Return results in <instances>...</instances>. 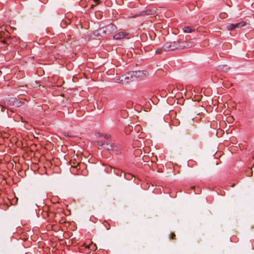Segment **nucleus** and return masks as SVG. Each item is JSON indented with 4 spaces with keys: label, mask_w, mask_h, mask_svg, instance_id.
<instances>
[{
    "label": "nucleus",
    "mask_w": 254,
    "mask_h": 254,
    "mask_svg": "<svg viewBox=\"0 0 254 254\" xmlns=\"http://www.w3.org/2000/svg\"><path fill=\"white\" fill-rule=\"evenodd\" d=\"M117 27L116 25L113 24H110L107 25L105 27H103L99 28L97 30V33L99 35L102 34H110L113 33L115 30H116Z\"/></svg>",
    "instance_id": "1"
},
{
    "label": "nucleus",
    "mask_w": 254,
    "mask_h": 254,
    "mask_svg": "<svg viewBox=\"0 0 254 254\" xmlns=\"http://www.w3.org/2000/svg\"><path fill=\"white\" fill-rule=\"evenodd\" d=\"M246 25L245 21H241L236 24H230L227 25V29L229 31H231L236 28H241Z\"/></svg>",
    "instance_id": "2"
},
{
    "label": "nucleus",
    "mask_w": 254,
    "mask_h": 254,
    "mask_svg": "<svg viewBox=\"0 0 254 254\" xmlns=\"http://www.w3.org/2000/svg\"><path fill=\"white\" fill-rule=\"evenodd\" d=\"M124 38L129 39L130 38V34L125 31H120L113 36V39L115 40H121Z\"/></svg>",
    "instance_id": "3"
},
{
    "label": "nucleus",
    "mask_w": 254,
    "mask_h": 254,
    "mask_svg": "<svg viewBox=\"0 0 254 254\" xmlns=\"http://www.w3.org/2000/svg\"><path fill=\"white\" fill-rule=\"evenodd\" d=\"M97 143L99 146H101L103 148H104L108 150H111L113 149V145L110 142L105 141H97Z\"/></svg>",
    "instance_id": "4"
},
{
    "label": "nucleus",
    "mask_w": 254,
    "mask_h": 254,
    "mask_svg": "<svg viewBox=\"0 0 254 254\" xmlns=\"http://www.w3.org/2000/svg\"><path fill=\"white\" fill-rule=\"evenodd\" d=\"M182 44H183V45H180L179 41H175L174 42L171 43L170 45L168 46V48H172V47L178 48V47H182L184 48V47H186L185 44H187V46H188V47H190V48L192 46V45L190 42L189 43H186L184 42H183Z\"/></svg>",
    "instance_id": "5"
},
{
    "label": "nucleus",
    "mask_w": 254,
    "mask_h": 254,
    "mask_svg": "<svg viewBox=\"0 0 254 254\" xmlns=\"http://www.w3.org/2000/svg\"><path fill=\"white\" fill-rule=\"evenodd\" d=\"M156 14V10L153 9H149L146 10L142 11L140 12L139 16L143 15H155Z\"/></svg>",
    "instance_id": "6"
},
{
    "label": "nucleus",
    "mask_w": 254,
    "mask_h": 254,
    "mask_svg": "<svg viewBox=\"0 0 254 254\" xmlns=\"http://www.w3.org/2000/svg\"><path fill=\"white\" fill-rule=\"evenodd\" d=\"M131 73H132V74H130L129 73H127L126 75V77H125V80L129 79V77H132V75L133 76H140V73H143L142 71L138 70V71H133Z\"/></svg>",
    "instance_id": "7"
},
{
    "label": "nucleus",
    "mask_w": 254,
    "mask_h": 254,
    "mask_svg": "<svg viewBox=\"0 0 254 254\" xmlns=\"http://www.w3.org/2000/svg\"><path fill=\"white\" fill-rule=\"evenodd\" d=\"M1 43H3L4 44H6L7 46H9L10 48L15 47L16 45L13 44L12 42V40L10 38H7L1 41Z\"/></svg>",
    "instance_id": "8"
},
{
    "label": "nucleus",
    "mask_w": 254,
    "mask_h": 254,
    "mask_svg": "<svg viewBox=\"0 0 254 254\" xmlns=\"http://www.w3.org/2000/svg\"><path fill=\"white\" fill-rule=\"evenodd\" d=\"M79 164H80V163L79 162H78L77 161H76V159H75L73 160H71L70 161V164L71 165V167L72 168H76L77 169H79L78 168V167Z\"/></svg>",
    "instance_id": "9"
},
{
    "label": "nucleus",
    "mask_w": 254,
    "mask_h": 254,
    "mask_svg": "<svg viewBox=\"0 0 254 254\" xmlns=\"http://www.w3.org/2000/svg\"><path fill=\"white\" fill-rule=\"evenodd\" d=\"M183 31L185 33H191L194 31V29L191 28L189 26H186L183 28Z\"/></svg>",
    "instance_id": "10"
},
{
    "label": "nucleus",
    "mask_w": 254,
    "mask_h": 254,
    "mask_svg": "<svg viewBox=\"0 0 254 254\" xmlns=\"http://www.w3.org/2000/svg\"><path fill=\"white\" fill-rule=\"evenodd\" d=\"M154 52L157 55H161L163 52V49H153Z\"/></svg>",
    "instance_id": "11"
},
{
    "label": "nucleus",
    "mask_w": 254,
    "mask_h": 254,
    "mask_svg": "<svg viewBox=\"0 0 254 254\" xmlns=\"http://www.w3.org/2000/svg\"><path fill=\"white\" fill-rule=\"evenodd\" d=\"M219 68L222 70L227 71L230 68V67H228L227 65H222L221 67H220Z\"/></svg>",
    "instance_id": "12"
},
{
    "label": "nucleus",
    "mask_w": 254,
    "mask_h": 254,
    "mask_svg": "<svg viewBox=\"0 0 254 254\" xmlns=\"http://www.w3.org/2000/svg\"><path fill=\"white\" fill-rule=\"evenodd\" d=\"M140 129H141V127L139 125H136V126H135V127H134L135 130L137 132H138L139 131Z\"/></svg>",
    "instance_id": "13"
},
{
    "label": "nucleus",
    "mask_w": 254,
    "mask_h": 254,
    "mask_svg": "<svg viewBox=\"0 0 254 254\" xmlns=\"http://www.w3.org/2000/svg\"><path fill=\"white\" fill-rule=\"evenodd\" d=\"M175 237H176V235L175 233H171L170 234V239H175Z\"/></svg>",
    "instance_id": "14"
},
{
    "label": "nucleus",
    "mask_w": 254,
    "mask_h": 254,
    "mask_svg": "<svg viewBox=\"0 0 254 254\" xmlns=\"http://www.w3.org/2000/svg\"><path fill=\"white\" fill-rule=\"evenodd\" d=\"M104 137L106 140H108L111 138V135L109 134H105Z\"/></svg>",
    "instance_id": "15"
},
{
    "label": "nucleus",
    "mask_w": 254,
    "mask_h": 254,
    "mask_svg": "<svg viewBox=\"0 0 254 254\" xmlns=\"http://www.w3.org/2000/svg\"><path fill=\"white\" fill-rule=\"evenodd\" d=\"M4 34L5 36H8V31H6L5 32H4Z\"/></svg>",
    "instance_id": "16"
},
{
    "label": "nucleus",
    "mask_w": 254,
    "mask_h": 254,
    "mask_svg": "<svg viewBox=\"0 0 254 254\" xmlns=\"http://www.w3.org/2000/svg\"><path fill=\"white\" fill-rule=\"evenodd\" d=\"M0 29H1V30H0V31H1V32H3V30H5V28H3V27H0Z\"/></svg>",
    "instance_id": "17"
},
{
    "label": "nucleus",
    "mask_w": 254,
    "mask_h": 254,
    "mask_svg": "<svg viewBox=\"0 0 254 254\" xmlns=\"http://www.w3.org/2000/svg\"><path fill=\"white\" fill-rule=\"evenodd\" d=\"M100 1V0H94V1L96 3H98L99 1Z\"/></svg>",
    "instance_id": "18"
},
{
    "label": "nucleus",
    "mask_w": 254,
    "mask_h": 254,
    "mask_svg": "<svg viewBox=\"0 0 254 254\" xmlns=\"http://www.w3.org/2000/svg\"><path fill=\"white\" fill-rule=\"evenodd\" d=\"M143 49H144L145 52H146L147 51H149V49H147V50H146V49H145V48H144Z\"/></svg>",
    "instance_id": "19"
},
{
    "label": "nucleus",
    "mask_w": 254,
    "mask_h": 254,
    "mask_svg": "<svg viewBox=\"0 0 254 254\" xmlns=\"http://www.w3.org/2000/svg\"><path fill=\"white\" fill-rule=\"evenodd\" d=\"M38 44V43H36V45H33V47H38V45H37Z\"/></svg>",
    "instance_id": "20"
},
{
    "label": "nucleus",
    "mask_w": 254,
    "mask_h": 254,
    "mask_svg": "<svg viewBox=\"0 0 254 254\" xmlns=\"http://www.w3.org/2000/svg\"><path fill=\"white\" fill-rule=\"evenodd\" d=\"M235 184H233L231 186V187H235Z\"/></svg>",
    "instance_id": "21"
},
{
    "label": "nucleus",
    "mask_w": 254,
    "mask_h": 254,
    "mask_svg": "<svg viewBox=\"0 0 254 254\" xmlns=\"http://www.w3.org/2000/svg\"><path fill=\"white\" fill-rule=\"evenodd\" d=\"M221 15H222V14H220L219 17H220L221 18H223V17H222Z\"/></svg>",
    "instance_id": "22"
},
{
    "label": "nucleus",
    "mask_w": 254,
    "mask_h": 254,
    "mask_svg": "<svg viewBox=\"0 0 254 254\" xmlns=\"http://www.w3.org/2000/svg\"><path fill=\"white\" fill-rule=\"evenodd\" d=\"M106 229H107V230H109L110 229V227H108V226H107L106 227Z\"/></svg>",
    "instance_id": "23"
},
{
    "label": "nucleus",
    "mask_w": 254,
    "mask_h": 254,
    "mask_svg": "<svg viewBox=\"0 0 254 254\" xmlns=\"http://www.w3.org/2000/svg\"><path fill=\"white\" fill-rule=\"evenodd\" d=\"M132 49L134 51V50H135V49L133 48V49Z\"/></svg>",
    "instance_id": "24"
}]
</instances>
